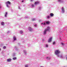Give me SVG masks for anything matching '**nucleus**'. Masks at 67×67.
<instances>
[{"label": "nucleus", "instance_id": "6ab92c4d", "mask_svg": "<svg viewBox=\"0 0 67 67\" xmlns=\"http://www.w3.org/2000/svg\"><path fill=\"white\" fill-rule=\"evenodd\" d=\"M25 67H28V65H25Z\"/></svg>", "mask_w": 67, "mask_h": 67}, {"label": "nucleus", "instance_id": "423d86ee", "mask_svg": "<svg viewBox=\"0 0 67 67\" xmlns=\"http://www.w3.org/2000/svg\"><path fill=\"white\" fill-rule=\"evenodd\" d=\"M5 3L6 4H11V2L9 1H7Z\"/></svg>", "mask_w": 67, "mask_h": 67}, {"label": "nucleus", "instance_id": "f03ea898", "mask_svg": "<svg viewBox=\"0 0 67 67\" xmlns=\"http://www.w3.org/2000/svg\"><path fill=\"white\" fill-rule=\"evenodd\" d=\"M55 55H58L60 53V51L59 50H57L55 51Z\"/></svg>", "mask_w": 67, "mask_h": 67}, {"label": "nucleus", "instance_id": "aec40b11", "mask_svg": "<svg viewBox=\"0 0 67 67\" xmlns=\"http://www.w3.org/2000/svg\"><path fill=\"white\" fill-rule=\"evenodd\" d=\"M46 46L47 47H48V44H46Z\"/></svg>", "mask_w": 67, "mask_h": 67}, {"label": "nucleus", "instance_id": "f257e3e1", "mask_svg": "<svg viewBox=\"0 0 67 67\" xmlns=\"http://www.w3.org/2000/svg\"><path fill=\"white\" fill-rule=\"evenodd\" d=\"M50 30V27L49 26L47 27V29H46L43 32L44 35H45L46 34L47 31H49Z\"/></svg>", "mask_w": 67, "mask_h": 67}, {"label": "nucleus", "instance_id": "a211bd4d", "mask_svg": "<svg viewBox=\"0 0 67 67\" xmlns=\"http://www.w3.org/2000/svg\"><path fill=\"white\" fill-rule=\"evenodd\" d=\"M3 48L4 49H5V48H6V47L5 46H4L3 47Z\"/></svg>", "mask_w": 67, "mask_h": 67}, {"label": "nucleus", "instance_id": "ddd939ff", "mask_svg": "<svg viewBox=\"0 0 67 67\" xmlns=\"http://www.w3.org/2000/svg\"><path fill=\"white\" fill-rule=\"evenodd\" d=\"M13 39L14 41H15L16 40V37H14Z\"/></svg>", "mask_w": 67, "mask_h": 67}, {"label": "nucleus", "instance_id": "20e7f679", "mask_svg": "<svg viewBox=\"0 0 67 67\" xmlns=\"http://www.w3.org/2000/svg\"><path fill=\"white\" fill-rule=\"evenodd\" d=\"M29 30L30 31H32L33 30V28H32V27H29Z\"/></svg>", "mask_w": 67, "mask_h": 67}, {"label": "nucleus", "instance_id": "6e6552de", "mask_svg": "<svg viewBox=\"0 0 67 67\" xmlns=\"http://www.w3.org/2000/svg\"><path fill=\"white\" fill-rule=\"evenodd\" d=\"M62 12H64V7H62Z\"/></svg>", "mask_w": 67, "mask_h": 67}, {"label": "nucleus", "instance_id": "c756f323", "mask_svg": "<svg viewBox=\"0 0 67 67\" xmlns=\"http://www.w3.org/2000/svg\"><path fill=\"white\" fill-rule=\"evenodd\" d=\"M23 2V1H22V2Z\"/></svg>", "mask_w": 67, "mask_h": 67}, {"label": "nucleus", "instance_id": "2f4dec72", "mask_svg": "<svg viewBox=\"0 0 67 67\" xmlns=\"http://www.w3.org/2000/svg\"><path fill=\"white\" fill-rule=\"evenodd\" d=\"M1 8V7H0V8Z\"/></svg>", "mask_w": 67, "mask_h": 67}, {"label": "nucleus", "instance_id": "9d476101", "mask_svg": "<svg viewBox=\"0 0 67 67\" xmlns=\"http://www.w3.org/2000/svg\"><path fill=\"white\" fill-rule=\"evenodd\" d=\"M46 24H49V21H46Z\"/></svg>", "mask_w": 67, "mask_h": 67}, {"label": "nucleus", "instance_id": "5701e85b", "mask_svg": "<svg viewBox=\"0 0 67 67\" xmlns=\"http://www.w3.org/2000/svg\"><path fill=\"white\" fill-rule=\"evenodd\" d=\"M49 17H50L49 16H47V18H48V19H49Z\"/></svg>", "mask_w": 67, "mask_h": 67}, {"label": "nucleus", "instance_id": "473e14b6", "mask_svg": "<svg viewBox=\"0 0 67 67\" xmlns=\"http://www.w3.org/2000/svg\"><path fill=\"white\" fill-rule=\"evenodd\" d=\"M47 58H48V57H47Z\"/></svg>", "mask_w": 67, "mask_h": 67}, {"label": "nucleus", "instance_id": "a878e982", "mask_svg": "<svg viewBox=\"0 0 67 67\" xmlns=\"http://www.w3.org/2000/svg\"><path fill=\"white\" fill-rule=\"evenodd\" d=\"M24 52L25 53H26V52H25V51H24Z\"/></svg>", "mask_w": 67, "mask_h": 67}, {"label": "nucleus", "instance_id": "7ed1b4c3", "mask_svg": "<svg viewBox=\"0 0 67 67\" xmlns=\"http://www.w3.org/2000/svg\"><path fill=\"white\" fill-rule=\"evenodd\" d=\"M52 37H51L50 38H49L48 41V42L49 43V42H52Z\"/></svg>", "mask_w": 67, "mask_h": 67}, {"label": "nucleus", "instance_id": "9b49d317", "mask_svg": "<svg viewBox=\"0 0 67 67\" xmlns=\"http://www.w3.org/2000/svg\"><path fill=\"white\" fill-rule=\"evenodd\" d=\"M11 59H7V62H11Z\"/></svg>", "mask_w": 67, "mask_h": 67}, {"label": "nucleus", "instance_id": "b1692460", "mask_svg": "<svg viewBox=\"0 0 67 67\" xmlns=\"http://www.w3.org/2000/svg\"><path fill=\"white\" fill-rule=\"evenodd\" d=\"M34 4H32V7H34Z\"/></svg>", "mask_w": 67, "mask_h": 67}, {"label": "nucleus", "instance_id": "1a4fd4ad", "mask_svg": "<svg viewBox=\"0 0 67 67\" xmlns=\"http://www.w3.org/2000/svg\"><path fill=\"white\" fill-rule=\"evenodd\" d=\"M50 15L51 16H54V14L53 13H51L50 14Z\"/></svg>", "mask_w": 67, "mask_h": 67}, {"label": "nucleus", "instance_id": "412c9836", "mask_svg": "<svg viewBox=\"0 0 67 67\" xmlns=\"http://www.w3.org/2000/svg\"><path fill=\"white\" fill-rule=\"evenodd\" d=\"M58 1L59 2H61L62 1V0H58Z\"/></svg>", "mask_w": 67, "mask_h": 67}, {"label": "nucleus", "instance_id": "72a5a7b5", "mask_svg": "<svg viewBox=\"0 0 67 67\" xmlns=\"http://www.w3.org/2000/svg\"><path fill=\"white\" fill-rule=\"evenodd\" d=\"M41 67H44V66H41Z\"/></svg>", "mask_w": 67, "mask_h": 67}, {"label": "nucleus", "instance_id": "0eeeda50", "mask_svg": "<svg viewBox=\"0 0 67 67\" xmlns=\"http://www.w3.org/2000/svg\"><path fill=\"white\" fill-rule=\"evenodd\" d=\"M1 24L2 25H4V23L3 21L2 22Z\"/></svg>", "mask_w": 67, "mask_h": 67}, {"label": "nucleus", "instance_id": "7c9ffc66", "mask_svg": "<svg viewBox=\"0 0 67 67\" xmlns=\"http://www.w3.org/2000/svg\"><path fill=\"white\" fill-rule=\"evenodd\" d=\"M43 24V23H41V24Z\"/></svg>", "mask_w": 67, "mask_h": 67}, {"label": "nucleus", "instance_id": "2eb2a0df", "mask_svg": "<svg viewBox=\"0 0 67 67\" xmlns=\"http://www.w3.org/2000/svg\"><path fill=\"white\" fill-rule=\"evenodd\" d=\"M20 33L21 34H22L23 33V31H20Z\"/></svg>", "mask_w": 67, "mask_h": 67}, {"label": "nucleus", "instance_id": "f704fd0d", "mask_svg": "<svg viewBox=\"0 0 67 67\" xmlns=\"http://www.w3.org/2000/svg\"><path fill=\"white\" fill-rule=\"evenodd\" d=\"M1 49H0V51H1Z\"/></svg>", "mask_w": 67, "mask_h": 67}, {"label": "nucleus", "instance_id": "39448f33", "mask_svg": "<svg viewBox=\"0 0 67 67\" xmlns=\"http://www.w3.org/2000/svg\"><path fill=\"white\" fill-rule=\"evenodd\" d=\"M40 3V2L39 1L35 2L34 4L35 5H36L37 4H38Z\"/></svg>", "mask_w": 67, "mask_h": 67}, {"label": "nucleus", "instance_id": "4468645a", "mask_svg": "<svg viewBox=\"0 0 67 67\" xmlns=\"http://www.w3.org/2000/svg\"><path fill=\"white\" fill-rule=\"evenodd\" d=\"M8 13H7V12H6L5 13V17H7V15Z\"/></svg>", "mask_w": 67, "mask_h": 67}, {"label": "nucleus", "instance_id": "c85d7f7f", "mask_svg": "<svg viewBox=\"0 0 67 67\" xmlns=\"http://www.w3.org/2000/svg\"><path fill=\"white\" fill-rule=\"evenodd\" d=\"M31 1H33V0H31Z\"/></svg>", "mask_w": 67, "mask_h": 67}, {"label": "nucleus", "instance_id": "4be33fe9", "mask_svg": "<svg viewBox=\"0 0 67 67\" xmlns=\"http://www.w3.org/2000/svg\"><path fill=\"white\" fill-rule=\"evenodd\" d=\"M7 4V7H9V5H8V4Z\"/></svg>", "mask_w": 67, "mask_h": 67}, {"label": "nucleus", "instance_id": "dca6fc26", "mask_svg": "<svg viewBox=\"0 0 67 67\" xmlns=\"http://www.w3.org/2000/svg\"><path fill=\"white\" fill-rule=\"evenodd\" d=\"M13 60H15V59H16V57H14V58H13Z\"/></svg>", "mask_w": 67, "mask_h": 67}, {"label": "nucleus", "instance_id": "bb28decb", "mask_svg": "<svg viewBox=\"0 0 67 67\" xmlns=\"http://www.w3.org/2000/svg\"><path fill=\"white\" fill-rule=\"evenodd\" d=\"M35 26H36V25H35Z\"/></svg>", "mask_w": 67, "mask_h": 67}, {"label": "nucleus", "instance_id": "c9c22d12", "mask_svg": "<svg viewBox=\"0 0 67 67\" xmlns=\"http://www.w3.org/2000/svg\"><path fill=\"white\" fill-rule=\"evenodd\" d=\"M61 57H62V56H61Z\"/></svg>", "mask_w": 67, "mask_h": 67}, {"label": "nucleus", "instance_id": "f8f14e48", "mask_svg": "<svg viewBox=\"0 0 67 67\" xmlns=\"http://www.w3.org/2000/svg\"><path fill=\"white\" fill-rule=\"evenodd\" d=\"M35 18H33L31 20V21H35Z\"/></svg>", "mask_w": 67, "mask_h": 67}, {"label": "nucleus", "instance_id": "f3484780", "mask_svg": "<svg viewBox=\"0 0 67 67\" xmlns=\"http://www.w3.org/2000/svg\"><path fill=\"white\" fill-rule=\"evenodd\" d=\"M55 43H56V42L54 41V42L53 43V45H54V44H55Z\"/></svg>", "mask_w": 67, "mask_h": 67}, {"label": "nucleus", "instance_id": "393cba45", "mask_svg": "<svg viewBox=\"0 0 67 67\" xmlns=\"http://www.w3.org/2000/svg\"><path fill=\"white\" fill-rule=\"evenodd\" d=\"M45 24H45V23H44L43 24V25H45Z\"/></svg>", "mask_w": 67, "mask_h": 67}, {"label": "nucleus", "instance_id": "cd10ccee", "mask_svg": "<svg viewBox=\"0 0 67 67\" xmlns=\"http://www.w3.org/2000/svg\"><path fill=\"white\" fill-rule=\"evenodd\" d=\"M59 55H58V57H59Z\"/></svg>", "mask_w": 67, "mask_h": 67}]
</instances>
